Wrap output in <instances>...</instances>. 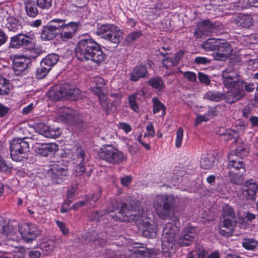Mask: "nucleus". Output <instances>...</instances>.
Here are the masks:
<instances>
[{"instance_id":"nucleus-1","label":"nucleus","mask_w":258,"mask_h":258,"mask_svg":"<svg viewBox=\"0 0 258 258\" xmlns=\"http://www.w3.org/2000/svg\"><path fill=\"white\" fill-rule=\"evenodd\" d=\"M139 203L136 200H131L129 204L116 203L117 215H109L117 220L124 222L134 221L136 225L142 228V235L148 238H155L157 235V227L154 224L145 221L144 211L139 206Z\"/></svg>"},{"instance_id":"nucleus-2","label":"nucleus","mask_w":258,"mask_h":258,"mask_svg":"<svg viewBox=\"0 0 258 258\" xmlns=\"http://www.w3.org/2000/svg\"><path fill=\"white\" fill-rule=\"evenodd\" d=\"M75 52L77 59L82 61L90 60L98 63L105 56L100 45L92 38L81 39L76 45Z\"/></svg>"},{"instance_id":"nucleus-3","label":"nucleus","mask_w":258,"mask_h":258,"mask_svg":"<svg viewBox=\"0 0 258 258\" xmlns=\"http://www.w3.org/2000/svg\"><path fill=\"white\" fill-rule=\"evenodd\" d=\"M154 207L161 219H170L174 215L176 199L172 195H158L155 198Z\"/></svg>"},{"instance_id":"nucleus-4","label":"nucleus","mask_w":258,"mask_h":258,"mask_svg":"<svg viewBox=\"0 0 258 258\" xmlns=\"http://www.w3.org/2000/svg\"><path fill=\"white\" fill-rule=\"evenodd\" d=\"M47 95L52 101H57L63 98L76 100L82 96L79 89L74 88L68 83L53 86L48 90Z\"/></svg>"},{"instance_id":"nucleus-5","label":"nucleus","mask_w":258,"mask_h":258,"mask_svg":"<svg viewBox=\"0 0 258 258\" xmlns=\"http://www.w3.org/2000/svg\"><path fill=\"white\" fill-rule=\"evenodd\" d=\"M98 157L106 162L113 164H119L126 158L124 154L110 145H104L98 150Z\"/></svg>"},{"instance_id":"nucleus-6","label":"nucleus","mask_w":258,"mask_h":258,"mask_svg":"<svg viewBox=\"0 0 258 258\" xmlns=\"http://www.w3.org/2000/svg\"><path fill=\"white\" fill-rule=\"evenodd\" d=\"M30 150L29 144L24 138H16L10 143V155L12 160L21 161L26 158Z\"/></svg>"},{"instance_id":"nucleus-7","label":"nucleus","mask_w":258,"mask_h":258,"mask_svg":"<svg viewBox=\"0 0 258 258\" xmlns=\"http://www.w3.org/2000/svg\"><path fill=\"white\" fill-rule=\"evenodd\" d=\"M97 33L115 45H118L123 38V32L118 27L112 24L102 25L98 29Z\"/></svg>"},{"instance_id":"nucleus-8","label":"nucleus","mask_w":258,"mask_h":258,"mask_svg":"<svg viewBox=\"0 0 258 258\" xmlns=\"http://www.w3.org/2000/svg\"><path fill=\"white\" fill-rule=\"evenodd\" d=\"M258 189V185L252 179L246 181L243 185L236 190L237 197L241 200L254 201Z\"/></svg>"},{"instance_id":"nucleus-9","label":"nucleus","mask_w":258,"mask_h":258,"mask_svg":"<svg viewBox=\"0 0 258 258\" xmlns=\"http://www.w3.org/2000/svg\"><path fill=\"white\" fill-rule=\"evenodd\" d=\"M18 229L22 238L27 243L32 242L40 235L41 232L36 225L28 223L19 224Z\"/></svg>"},{"instance_id":"nucleus-10","label":"nucleus","mask_w":258,"mask_h":258,"mask_svg":"<svg viewBox=\"0 0 258 258\" xmlns=\"http://www.w3.org/2000/svg\"><path fill=\"white\" fill-rule=\"evenodd\" d=\"M68 169L61 167L58 163H53L49 166L46 177L51 180L53 184L60 183L67 176Z\"/></svg>"},{"instance_id":"nucleus-11","label":"nucleus","mask_w":258,"mask_h":258,"mask_svg":"<svg viewBox=\"0 0 258 258\" xmlns=\"http://www.w3.org/2000/svg\"><path fill=\"white\" fill-rule=\"evenodd\" d=\"M59 113L58 119L64 123L78 126L83 123L81 116L70 108L63 107L59 110Z\"/></svg>"},{"instance_id":"nucleus-12","label":"nucleus","mask_w":258,"mask_h":258,"mask_svg":"<svg viewBox=\"0 0 258 258\" xmlns=\"http://www.w3.org/2000/svg\"><path fill=\"white\" fill-rule=\"evenodd\" d=\"M32 46L33 43L30 40V37L22 33H19L10 38V48L18 49L24 47L29 49L32 47Z\"/></svg>"},{"instance_id":"nucleus-13","label":"nucleus","mask_w":258,"mask_h":258,"mask_svg":"<svg viewBox=\"0 0 258 258\" xmlns=\"http://www.w3.org/2000/svg\"><path fill=\"white\" fill-rule=\"evenodd\" d=\"M116 203H124L123 202H116L114 201L113 202L112 205L111 207L108 208V211H94L91 212L88 218L89 219V221L94 222L96 223L99 222L103 218V216H104L105 214L108 216L109 217H110L111 218L117 220L115 218H113L109 216V215L112 214V215H117V211L115 210V209L117 207L116 206Z\"/></svg>"},{"instance_id":"nucleus-14","label":"nucleus","mask_w":258,"mask_h":258,"mask_svg":"<svg viewBox=\"0 0 258 258\" xmlns=\"http://www.w3.org/2000/svg\"><path fill=\"white\" fill-rule=\"evenodd\" d=\"M197 235V229L194 227H188L183 230L178 240V243L181 246L190 245Z\"/></svg>"},{"instance_id":"nucleus-15","label":"nucleus","mask_w":258,"mask_h":258,"mask_svg":"<svg viewBox=\"0 0 258 258\" xmlns=\"http://www.w3.org/2000/svg\"><path fill=\"white\" fill-rule=\"evenodd\" d=\"M216 51L214 56L215 59L224 60L232 53V48L228 42L219 40Z\"/></svg>"},{"instance_id":"nucleus-16","label":"nucleus","mask_w":258,"mask_h":258,"mask_svg":"<svg viewBox=\"0 0 258 258\" xmlns=\"http://www.w3.org/2000/svg\"><path fill=\"white\" fill-rule=\"evenodd\" d=\"M179 228L172 223H167L163 230L162 241L168 244L172 243L175 239V236L179 232Z\"/></svg>"},{"instance_id":"nucleus-17","label":"nucleus","mask_w":258,"mask_h":258,"mask_svg":"<svg viewBox=\"0 0 258 258\" xmlns=\"http://www.w3.org/2000/svg\"><path fill=\"white\" fill-rule=\"evenodd\" d=\"M228 168L230 170H238L242 173L245 172V164L241 157H238L234 153H230L228 155Z\"/></svg>"},{"instance_id":"nucleus-18","label":"nucleus","mask_w":258,"mask_h":258,"mask_svg":"<svg viewBox=\"0 0 258 258\" xmlns=\"http://www.w3.org/2000/svg\"><path fill=\"white\" fill-rule=\"evenodd\" d=\"M35 129L39 134L49 138H56L60 135V132L58 128L52 130L49 128L43 122H39L36 125Z\"/></svg>"},{"instance_id":"nucleus-19","label":"nucleus","mask_w":258,"mask_h":258,"mask_svg":"<svg viewBox=\"0 0 258 258\" xmlns=\"http://www.w3.org/2000/svg\"><path fill=\"white\" fill-rule=\"evenodd\" d=\"M232 88V90L227 91L225 94L224 93V98L226 102L230 104L240 100L245 95V92L242 91L238 87V85Z\"/></svg>"},{"instance_id":"nucleus-20","label":"nucleus","mask_w":258,"mask_h":258,"mask_svg":"<svg viewBox=\"0 0 258 258\" xmlns=\"http://www.w3.org/2000/svg\"><path fill=\"white\" fill-rule=\"evenodd\" d=\"M129 75L131 81L137 82L141 79L148 77L149 73L145 66L139 65L135 67Z\"/></svg>"},{"instance_id":"nucleus-21","label":"nucleus","mask_w":258,"mask_h":258,"mask_svg":"<svg viewBox=\"0 0 258 258\" xmlns=\"http://www.w3.org/2000/svg\"><path fill=\"white\" fill-rule=\"evenodd\" d=\"M55 144H37L34 147L35 152L37 155L43 157H47L52 154L56 150Z\"/></svg>"},{"instance_id":"nucleus-22","label":"nucleus","mask_w":258,"mask_h":258,"mask_svg":"<svg viewBox=\"0 0 258 258\" xmlns=\"http://www.w3.org/2000/svg\"><path fill=\"white\" fill-rule=\"evenodd\" d=\"M233 22L243 28H248L252 25L253 19L250 15L243 14H238L233 18Z\"/></svg>"},{"instance_id":"nucleus-23","label":"nucleus","mask_w":258,"mask_h":258,"mask_svg":"<svg viewBox=\"0 0 258 258\" xmlns=\"http://www.w3.org/2000/svg\"><path fill=\"white\" fill-rule=\"evenodd\" d=\"M24 58H15L13 61V72L16 75L23 76L28 72V62Z\"/></svg>"},{"instance_id":"nucleus-24","label":"nucleus","mask_w":258,"mask_h":258,"mask_svg":"<svg viewBox=\"0 0 258 258\" xmlns=\"http://www.w3.org/2000/svg\"><path fill=\"white\" fill-rule=\"evenodd\" d=\"M17 231V228L10 223L4 225L1 230V234L5 236L8 240L15 241H17L19 239V237Z\"/></svg>"},{"instance_id":"nucleus-25","label":"nucleus","mask_w":258,"mask_h":258,"mask_svg":"<svg viewBox=\"0 0 258 258\" xmlns=\"http://www.w3.org/2000/svg\"><path fill=\"white\" fill-rule=\"evenodd\" d=\"M212 26L209 20H205L197 25L194 35L197 38H202L203 35H207L211 31Z\"/></svg>"},{"instance_id":"nucleus-26","label":"nucleus","mask_w":258,"mask_h":258,"mask_svg":"<svg viewBox=\"0 0 258 258\" xmlns=\"http://www.w3.org/2000/svg\"><path fill=\"white\" fill-rule=\"evenodd\" d=\"M91 90L98 96L100 97L105 89V81L101 77H95L92 81Z\"/></svg>"},{"instance_id":"nucleus-27","label":"nucleus","mask_w":258,"mask_h":258,"mask_svg":"<svg viewBox=\"0 0 258 258\" xmlns=\"http://www.w3.org/2000/svg\"><path fill=\"white\" fill-rule=\"evenodd\" d=\"M87 237L90 241H98L101 245H104L107 242V234L105 232L92 231L88 233Z\"/></svg>"},{"instance_id":"nucleus-28","label":"nucleus","mask_w":258,"mask_h":258,"mask_svg":"<svg viewBox=\"0 0 258 258\" xmlns=\"http://www.w3.org/2000/svg\"><path fill=\"white\" fill-rule=\"evenodd\" d=\"M55 29H56L55 26H51L48 24L44 28L42 32L41 38L46 40H50L54 38L57 35L59 34Z\"/></svg>"},{"instance_id":"nucleus-29","label":"nucleus","mask_w":258,"mask_h":258,"mask_svg":"<svg viewBox=\"0 0 258 258\" xmlns=\"http://www.w3.org/2000/svg\"><path fill=\"white\" fill-rule=\"evenodd\" d=\"M25 9L28 16L35 18L38 14V11L35 1L32 0H24Z\"/></svg>"},{"instance_id":"nucleus-30","label":"nucleus","mask_w":258,"mask_h":258,"mask_svg":"<svg viewBox=\"0 0 258 258\" xmlns=\"http://www.w3.org/2000/svg\"><path fill=\"white\" fill-rule=\"evenodd\" d=\"M244 173H242L240 171L237 172L236 170H230L228 172L229 180L234 184L240 185L242 184L244 181Z\"/></svg>"},{"instance_id":"nucleus-31","label":"nucleus","mask_w":258,"mask_h":258,"mask_svg":"<svg viewBox=\"0 0 258 258\" xmlns=\"http://www.w3.org/2000/svg\"><path fill=\"white\" fill-rule=\"evenodd\" d=\"M10 80L0 76V95H7L13 89V85L10 83Z\"/></svg>"},{"instance_id":"nucleus-32","label":"nucleus","mask_w":258,"mask_h":258,"mask_svg":"<svg viewBox=\"0 0 258 258\" xmlns=\"http://www.w3.org/2000/svg\"><path fill=\"white\" fill-rule=\"evenodd\" d=\"M224 93L215 91H209L204 95V98L213 102H219L224 99Z\"/></svg>"},{"instance_id":"nucleus-33","label":"nucleus","mask_w":258,"mask_h":258,"mask_svg":"<svg viewBox=\"0 0 258 258\" xmlns=\"http://www.w3.org/2000/svg\"><path fill=\"white\" fill-rule=\"evenodd\" d=\"M150 250L146 247H141L140 249H137L132 252L129 258H150Z\"/></svg>"},{"instance_id":"nucleus-34","label":"nucleus","mask_w":258,"mask_h":258,"mask_svg":"<svg viewBox=\"0 0 258 258\" xmlns=\"http://www.w3.org/2000/svg\"><path fill=\"white\" fill-rule=\"evenodd\" d=\"M215 157L213 155H204L201 158L200 165L204 169H210L213 165Z\"/></svg>"},{"instance_id":"nucleus-35","label":"nucleus","mask_w":258,"mask_h":258,"mask_svg":"<svg viewBox=\"0 0 258 258\" xmlns=\"http://www.w3.org/2000/svg\"><path fill=\"white\" fill-rule=\"evenodd\" d=\"M8 21L6 27L10 31L15 32L22 29V25L19 20L14 18H10L8 19Z\"/></svg>"},{"instance_id":"nucleus-36","label":"nucleus","mask_w":258,"mask_h":258,"mask_svg":"<svg viewBox=\"0 0 258 258\" xmlns=\"http://www.w3.org/2000/svg\"><path fill=\"white\" fill-rule=\"evenodd\" d=\"M60 242L61 241L58 239H50L42 243L41 244V248L46 252V254H48L49 252L52 251L56 246V243H58Z\"/></svg>"},{"instance_id":"nucleus-37","label":"nucleus","mask_w":258,"mask_h":258,"mask_svg":"<svg viewBox=\"0 0 258 258\" xmlns=\"http://www.w3.org/2000/svg\"><path fill=\"white\" fill-rule=\"evenodd\" d=\"M59 56L55 53H51L47 55L42 60L41 62L44 63L46 67L50 68L51 69L52 67L55 65L59 60Z\"/></svg>"},{"instance_id":"nucleus-38","label":"nucleus","mask_w":258,"mask_h":258,"mask_svg":"<svg viewBox=\"0 0 258 258\" xmlns=\"http://www.w3.org/2000/svg\"><path fill=\"white\" fill-rule=\"evenodd\" d=\"M182 55V53L178 52L176 54L173 59L169 58L164 59L162 60L163 66L168 68L177 65Z\"/></svg>"},{"instance_id":"nucleus-39","label":"nucleus","mask_w":258,"mask_h":258,"mask_svg":"<svg viewBox=\"0 0 258 258\" xmlns=\"http://www.w3.org/2000/svg\"><path fill=\"white\" fill-rule=\"evenodd\" d=\"M219 40L213 38L208 39L201 45V47L207 51H215L216 50Z\"/></svg>"},{"instance_id":"nucleus-40","label":"nucleus","mask_w":258,"mask_h":258,"mask_svg":"<svg viewBox=\"0 0 258 258\" xmlns=\"http://www.w3.org/2000/svg\"><path fill=\"white\" fill-rule=\"evenodd\" d=\"M148 84L158 91L162 90L165 87L163 81L160 77L151 78L148 81Z\"/></svg>"},{"instance_id":"nucleus-41","label":"nucleus","mask_w":258,"mask_h":258,"mask_svg":"<svg viewBox=\"0 0 258 258\" xmlns=\"http://www.w3.org/2000/svg\"><path fill=\"white\" fill-rule=\"evenodd\" d=\"M231 153L235 154L239 157H245L248 153L247 145L243 143H240L235 149V151Z\"/></svg>"},{"instance_id":"nucleus-42","label":"nucleus","mask_w":258,"mask_h":258,"mask_svg":"<svg viewBox=\"0 0 258 258\" xmlns=\"http://www.w3.org/2000/svg\"><path fill=\"white\" fill-rule=\"evenodd\" d=\"M258 245V241L253 238H244L242 242V246L248 250H253Z\"/></svg>"},{"instance_id":"nucleus-43","label":"nucleus","mask_w":258,"mask_h":258,"mask_svg":"<svg viewBox=\"0 0 258 258\" xmlns=\"http://www.w3.org/2000/svg\"><path fill=\"white\" fill-rule=\"evenodd\" d=\"M51 69L46 67V65L40 62V67L38 68L36 72V76L37 79H41L45 77Z\"/></svg>"},{"instance_id":"nucleus-44","label":"nucleus","mask_w":258,"mask_h":258,"mask_svg":"<svg viewBox=\"0 0 258 258\" xmlns=\"http://www.w3.org/2000/svg\"><path fill=\"white\" fill-rule=\"evenodd\" d=\"M222 136L223 137V139L225 141H229L234 139V141H236L239 135L236 131L229 129L222 134Z\"/></svg>"},{"instance_id":"nucleus-45","label":"nucleus","mask_w":258,"mask_h":258,"mask_svg":"<svg viewBox=\"0 0 258 258\" xmlns=\"http://www.w3.org/2000/svg\"><path fill=\"white\" fill-rule=\"evenodd\" d=\"M239 75L233 69L231 68L226 69L222 72V77L223 79H238Z\"/></svg>"},{"instance_id":"nucleus-46","label":"nucleus","mask_w":258,"mask_h":258,"mask_svg":"<svg viewBox=\"0 0 258 258\" xmlns=\"http://www.w3.org/2000/svg\"><path fill=\"white\" fill-rule=\"evenodd\" d=\"M152 101L153 103V112L156 113L162 110L163 114H165L166 107L164 104L157 98H153Z\"/></svg>"},{"instance_id":"nucleus-47","label":"nucleus","mask_w":258,"mask_h":258,"mask_svg":"<svg viewBox=\"0 0 258 258\" xmlns=\"http://www.w3.org/2000/svg\"><path fill=\"white\" fill-rule=\"evenodd\" d=\"M223 215L224 218L236 219L235 213L231 206L225 205L223 207Z\"/></svg>"},{"instance_id":"nucleus-48","label":"nucleus","mask_w":258,"mask_h":258,"mask_svg":"<svg viewBox=\"0 0 258 258\" xmlns=\"http://www.w3.org/2000/svg\"><path fill=\"white\" fill-rule=\"evenodd\" d=\"M238 86L242 91H245L251 92H252L255 88L253 83H250L245 82L243 80H241L238 82Z\"/></svg>"},{"instance_id":"nucleus-49","label":"nucleus","mask_w":258,"mask_h":258,"mask_svg":"<svg viewBox=\"0 0 258 258\" xmlns=\"http://www.w3.org/2000/svg\"><path fill=\"white\" fill-rule=\"evenodd\" d=\"M65 21L62 19H55L51 20L49 23V25L51 26H55L56 27V31L60 33V31L63 28L64 25Z\"/></svg>"},{"instance_id":"nucleus-50","label":"nucleus","mask_w":258,"mask_h":258,"mask_svg":"<svg viewBox=\"0 0 258 258\" xmlns=\"http://www.w3.org/2000/svg\"><path fill=\"white\" fill-rule=\"evenodd\" d=\"M75 25H73L70 28L72 29L71 32L66 31L63 29L60 31V37L62 39H70L75 36V34L76 32V27Z\"/></svg>"},{"instance_id":"nucleus-51","label":"nucleus","mask_w":258,"mask_h":258,"mask_svg":"<svg viewBox=\"0 0 258 258\" xmlns=\"http://www.w3.org/2000/svg\"><path fill=\"white\" fill-rule=\"evenodd\" d=\"M235 219L224 218L222 222V227L231 232L235 225Z\"/></svg>"},{"instance_id":"nucleus-52","label":"nucleus","mask_w":258,"mask_h":258,"mask_svg":"<svg viewBox=\"0 0 258 258\" xmlns=\"http://www.w3.org/2000/svg\"><path fill=\"white\" fill-rule=\"evenodd\" d=\"M142 33L141 31H135L127 35L126 37L125 41L128 43H132L137 39L141 36Z\"/></svg>"},{"instance_id":"nucleus-53","label":"nucleus","mask_w":258,"mask_h":258,"mask_svg":"<svg viewBox=\"0 0 258 258\" xmlns=\"http://www.w3.org/2000/svg\"><path fill=\"white\" fill-rule=\"evenodd\" d=\"M76 155L77 157L76 159L77 162H84L86 155L84 150L82 147H77L76 150Z\"/></svg>"},{"instance_id":"nucleus-54","label":"nucleus","mask_w":258,"mask_h":258,"mask_svg":"<svg viewBox=\"0 0 258 258\" xmlns=\"http://www.w3.org/2000/svg\"><path fill=\"white\" fill-rule=\"evenodd\" d=\"M240 81L238 79H227L226 80L222 79V82L227 88H231L236 86L238 85V82Z\"/></svg>"},{"instance_id":"nucleus-55","label":"nucleus","mask_w":258,"mask_h":258,"mask_svg":"<svg viewBox=\"0 0 258 258\" xmlns=\"http://www.w3.org/2000/svg\"><path fill=\"white\" fill-rule=\"evenodd\" d=\"M37 6L42 9H48L52 6V0H37Z\"/></svg>"},{"instance_id":"nucleus-56","label":"nucleus","mask_w":258,"mask_h":258,"mask_svg":"<svg viewBox=\"0 0 258 258\" xmlns=\"http://www.w3.org/2000/svg\"><path fill=\"white\" fill-rule=\"evenodd\" d=\"M183 128L181 127H179L176 132L175 146L177 148H179L181 146L183 139Z\"/></svg>"},{"instance_id":"nucleus-57","label":"nucleus","mask_w":258,"mask_h":258,"mask_svg":"<svg viewBox=\"0 0 258 258\" xmlns=\"http://www.w3.org/2000/svg\"><path fill=\"white\" fill-rule=\"evenodd\" d=\"M198 75L199 80L201 83L205 84L206 85H209L210 84L211 80L207 75L202 72H199Z\"/></svg>"},{"instance_id":"nucleus-58","label":"nucleus","mask_w":258,"mask_h":258,"mask_svg":"<svg viewBox=\"0 0 258 258\" xmlns=\"http://www.w3.org/2000/svg\"><path fill=\"white\" fill-rule=\"evenodd\" d=\"M12 167L9 166L0 156V170L3 172H10Z\"/></svg>"},{"instance_id":"nucleus-59","label":"nucleus","mask_w":258,"mask_h":258,"mask_svg":"<svg viewBox=\"0 0 258 258\" xmlns=\"http://www.w3.org/2000/svg\"><path fill=\"white\" fill-rule=\"evenodd\" d=\"M100 197L101 194L100 192L91 195H88L86 197V202L89 204H91L92 202L95 203L100 199Z\"/></svg>"},{"instance_id":"nucleus-60","label":"nucleus","mask_w":258,"mask_h":258,"mask_svg":"<svg viewBox=\"0 0 258 258\" xmlns=\"http://www.w3.org/2000/svg\"><path fill=\"white\" fill-rule=\"evenodd\" d=\"M73 25H75V27H76V32L77 31L78 29L80 28L81 26V24L79 22H72L67 24L64 23V25L63 26L62 29H64L66 31H69V32H71L72 29L70 27H72Z\"/></svg>"},{"instance_id":"nucleus-61","label":"nucleus","mask_w":258,"mask_h":258,"mask_svg":"<svg viewBox=\"0 0 258 258\" xmlns=\"http://www.w3.org/2000/svg\"><path fill=\"white\" fill-rule=\"evenodd\" d=\"M84 162H77V165L75 168V172H76V175H80L84 173L85 171V167L84 164Z\"/></svg>"},{"instance_id":"nucleus-62","label":"nucleus","mask_w":258,"mask_h":258,"mask_svg":"<svg viewBox=\"0 0 258 258\" xmlns=\"http://www.w3.org/2000/svg\"><path fill=\"white\" fill-rule=\"evenodd\" d=\"M210 59L205 57H197L195 58L194 62L197 64H206L210 62Z\"/></svg>"},{"instance_id":"nucleus-63","label":"nucleus","mask_w":258,"mask_h":258,"mask_svg":"<svg viewBox=\"0 0 258 258\" xmlns=\"http://www.w3.org/2000/svg\"><path fill=\"white\" fill-rule=\"evenodd\" d=\"M183 76L188 81L195 82L197 80L196 74L192 72H185L183 73Z\"/></svg>"},{"instance_id":"nucleus-64","label":"nucleus","mask_w":258,"mask_h":258,"mask_svg":"<svg viewBox=\"0 0 258 258\" xmlns=\"http://www.w3.org/2000/svg\"><path fill=\"white\" fill-rule=\"evenodd\" d=\"M128 102L131 107L135 111L138 109V106L136 101L135 95H131L128 97Z\"/></svg>"}]
</instances>
